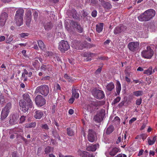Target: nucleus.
I'll return each instance as SVG.
<instances>
[{
  "instance_id": "obj_1",
  "label": "nucleus",
  "mask_w": 157,
  "mask_h": 157,
  "mask_svg": "<svg viewBox=\"0 0 157 157\" xmlns=\"http://www.w3.org/2000/svg\"><path fill=\"white\" fill-rule=\"evenodd\" d=\"M155 14V10L150 9L146 10L138 17V19L140 21H148L152 19Z\"/></svg>"
},
{
  "instance_id": "obj_2",
  "label": "nucleus",
  "mask_w": 157,
  "mask_h": 157,
  "mask_svg": "<svg viewBox=\"0 0 157 157\" xmlns=\"http://www.w3.org/2000/svg\"><path fill=\"white\" fill-rule=\"evenodd\" d=\"M24 10L20 8L16 12L14 17V20L17 26H19L23 24V18Z\"/></svg>"
},
{
  "instance_id": "obj_3",
  "label": "nucleus",
  "mask_w": 157,
  "mask_h": 157,
  "mask_svg": "<svg viewBox=\"0 0 157 157\" xmlns=\"http://www.w3.org/2000/svg\"><path fill=\"white\" fill-rule=\"evenodd\" d=\"M49 87L46 85H41L36 87L35 91V93H39L44 96H46L49 92Z\"/></svg>"
},
{
  "instance_id": "obj_4",
  "label": "nucleus",
  "mask_w": 157,
  "mask_h": 157,
  "mask_svg": "<svg viewBox=\"0 0 157 157\" xmlns=\"http://www.w3.org/2000/svg\"><path fill=\"white\" fill-rule=\"evenodd\" d=\"M154 52L149 46L147 47L146 50L143 51L141 52V56L145 59H151L153 55Z\"/></svg>"
},
{
  "instance_id": "obj_5",
  "label": "nucleus",
  "mask_w": 157,
  "mask_h": 157,
  "mask_svg": "<svg viewBox=\"0 0 157 157\" xmlns=\"http://www.w3.org/2000/svg\"><path fill=\"white\" fill-rule=\"evenodd\" d=\"M97 104L94 102H91L88 104L85 105L84 108L90 113H94L96 110L98 109L97 108Z\"/></svg>"
},
{
  "instance_id": "obj_6",
  "label": "nucleus",
  "mask_w": 157,
  "mask_h": 157,
  "mask_svg": "<svg viewBox=\"0 0 157 157\" xmlns=\"http://www.w3.org/2000/svg\"><path fill=\"white\" fill-rule=\"evenodd\" d=\"M12 108V104L10 102L8 103L2 109L1 114V119L4 120L8 116L10 110Z\"/></svg>"
},
{
  "instance_id": "obj_7",
  "label": "nucleus",
  "mask_w": 157,
  "mask_h": 157,
  "mask_svg": "<svg viewBox=\"0 0 157 157\" xmlns=\"http://www.w3.org/2000/svg\"><path fill=\"white\" fill-rule=\"evenodd\" d=\"M69 48L70 46L67 41L62 40L59 43L58 48L62 52H64Z\"/></svg>"
},
{
  "instance_id": "obj_8",
  "label": "nucleus",
  "mask_w": 157,
  "mask_h": 157,
  "mask_svg": "<svg viewBox=\"0 0 157 157\" xmlns=\"http://www.w3.org/2000/svg\"><path fill=\"white\" fill-rule=\"evenodd\" d=\"M92 93L94 98L99 99H102L105 97L104 93L101 90L94 89L92 90Z\"/></svg>"
},
{
  "instance_id": "obj_9",
  "label": "nucleus",
  "mask_w": 157,
  "mask_h": 157,
  "mask_svg": "<svg viewBox=\"0 0 157 157\" xmlns=\"http://www.w3.org/2000/svg\"><path fill=\"white\" fill-rule=\"evenodd\" d=\"M35 102L36 105L40 107L44 105L46 103L45 98L40 95H38L36 97Z\"/></svg>"
},
{
  "instance_id": "obj_10",
  "label": "nucleus",
  "mask_w": 157,
  "mask_h": 157,
  "mask_svg": "<svg viewBox=\"0 0 157 157\" xmlns=\"http://www.w3.org/2000/svg\"><path fill=\"white\" fill-rule=\"evenodd\" d=\"M26 104L25 101L24 100H21L20 101L19 105L20 107V109L23 112L25 113L27 111L29 108H32V107H30L29 104Z\"/></svg>"
},
{
  "instance_id": "obj_11",
  "label": "nucleus",
  "mask_w": 157,
  "mask_h": 157,
  "mask_svg": "<svg viewBox=\"0 0 157 157\" xmlns=\"http://www.w3.org/2000/svg\"><path fill=\"white\" fill-rule=\"evenodd\" d=\"M105 115L104 110L100 111H98L97 114L94 116V120L96 122H100L102 120Z\"/></svg>"
},
{
  "instance_id": "obj_12",
  "label": "nucleus",
  "mask_w": 157,
  "mask_h": 157,
  "mask_svg": "<svg viewBox=\"0 0 157 157\" xmlns=\"http://www.w3.org/2000/svg\"><path fill=\"white\" fill-rule=\"evenodd\" d=\"M88 140L91 142H93L96 140V135L94 131L92 129H89L88 134Z\"/></svg>"
},
{
  "instance_id": "obj_13",
  "label": "nucleus",
  "mask_w": 157,
  "mask_h": 157,
  "mask_svg": "<svg viewBox=\"0 0 157 157\" xmlns=\"http://www.w3.org/2000/svg\"><path fill=\"white\" fill-rule=\"evenodd\" d=\"M71 24L73 28L76 29L78 32L80 33L83 32V28L79 23L76 21H71Z\"/></svg>"
},
{
  "instance_id": "obj_14",
  "label": "nucleus",
  "mask_w": 157,
  "mask_h": 157,
  "mask_svg": "<svg viewBox=\"0 0 157 157\" xmlns=\"http://www.w3.org/2000/svg\"><path fill=\"white\" fill-rule=\"evenodd\" d=\"M126 27L122 25H121L120 26H117L115 28L114 30V33L115 35H117L122 32L125 31L126 30Z\"/></svg>"
},
{
  "instance_id": "obj_15",
  "label": "nucleus",
  "mask_w": 157,
  "mask_h": 157,
  "mask_svg": "<svg viewBox=\"0 0 157 157\" xmlns=\"http://www.w3.org/2000/svg\"><path fill=\"white\" fill-rule=\"evenodd\" d=\"M43 112L40 110L35 109L33 113V116L36 119H40L43 116Z\"/></svg>"
},
{
  "instance_id": "obj_16",
  "label": "nucleus",
  "mask_w": 157,
  "mask_h": 157,
  "mask_svg": "<svg viewBox=\"0 0 157 157\" xmlns=\"http://www.w3.org/2000/svg\"><path fill=\"white\" fill-rule=\"evenodd\" d=\"M25 18L26 24L29 25L31 21L32 17V12L30 10H27L25 13Z\"/></svg>"
},
{
  "instance_id": "obj_17",
  "label": "nucleus",
  "mask_w": 157,
  "mask_h": 157,
  "mask_svg": "<svg viewBox=\"0 0 157 157\" xmlns=\"http://www.w3.org/2000/svg\"><path fill=\"white\" fill-rule=\"evenodd\" d=\"M19 118V116L17 114H13L10 117V122L12 124H15L17 123Z\"/></svg>"
},
{
  "instance_id": "obj_18",
  "label": "nucleus",
  "mask_w": 157,
  "mask_h": 157,
  "mask_svg": "<svg viewBox=\"0 0 157 157\" xmlns=\"http://www.w3.org/2000/svg\"><path fill=\"white\" fill-rule=\"evenodd\" d=\"M128 48L131 51L134 52L137 48V42H131L128 44Z\"/></svg>"
},
{
  "instance_id": "obj_19",
  "label": "nucleus",
  "mask_w": 157,
  "mask_h": 157,
  "mask_svg": "<svg viewBox=\"0 0 157 157\" xmlns=\"http://www.w3.org/2000/svg\"><path fill=\"white\" fill-rule=\"evenodd\" d=\"M23 98L24 100L27 102V104H29L30 107H33V103L30 99L29 95L27 94H25L23 95Z\"/></svg>"
},
{
  "instance_id": "obj_20",
  "label": "nucleus",
  "mask_w": 157,
  "mask_h": 157,
  "mask_svg": "<svg viewBox=\"0 0 157 157\" xmlns=\"http://www.w3.org/2000/svg\"><path fill=\"white\" fill-rule=\"evenodd\" d=\"M95 54L89 52H85L83 54V56L86 57L84 60L86 61H90L91 60V58L94 56Z\"/></svg>"
},
{
  "instance_id": "obj_21",
  "label": "nucleus",
  "mask_w": 157,
  "mask_h": 157,
  "mask_svg": "<svg viewBox=\"0 0 157 157\" xmlns=\"http://www.w3.org/2000/svg\"><path fill=\"white\" fill-rule=\"evenodd\" d=\"M8 17V15L7 13L5 12L3 13L0 16V22L4 24Z\"/></svg>"
},
{
  "instance_id": "obj_22",
  "label": "nucleus",
  "mask_w": 157,
  "mask_h": 157,
  "mask_svg": "<svg viewBox=\"0 0 157 157\" xmlns=\"http://www.w3.org/2000/svg\"><path fill=\"white\" fill-rule=\"evenodd\" d=\"M78 91V89L76 88L75 87H73L72 89V96L77 99L79 97Z\"/></svg>"
},
{
  "instance_id": "obj_23",
  "label": "nucleus",
  "mask_w": 157,
  "mask_h": 157,
  "mask_svg": "<svg viewBox=\"0 0 157 157\" xmlns=\"http://www.w3.org/2000/svg\"><path fill=\"white\" fill-rule=\"evenodd\" d=\"M67 13L69 15L72 16L74 19H76L78 18L77 12L75 9H72L71 10H69L67 12Z\"/></svg>"
},
{
  "instance_id": "obj_24",
  "label": "nucleus",
  "mask_w": 157,
  "mask_h": 157,
  "mask_svg": "<svg viewBox=\"0 0 157 157\" xmlns=\"http://www.w3.org/2000/svg\"><path fill=\"white\" fill-rule=\"evenodd\" d=\"M99 145L98 144H96L93 145L89 146L87 148V150L88 151H95L99 147Z\"/></svg>"
},
{
  "instance_id": "obj_25",
  "label": "nucleus",
  "mask_w": 157,
  "mask_h": 157,
  "mask_svg": "<svg viewBox=\"0 0 157 157\" xmlns=\"http://www.w3.org/2000/svg\"><path fill=\"white\" fill-rule=\"evenodd\" d=\"M53 27V25L50 22H48L44 24L45 29L47 31L51 30Z\"/></svg>"
},
{
  "instance_id": "obj_26",
  "label": "nucleus",
  "mask_w": 157,
  "mask_h": 157,
  "mask_svg": "<svg viewBox=\"0 0 157 157\" xmlns=\"http://www.w3.org/2000/svg\"><path fill=\"white\" fill-rule=\"evenodd\" d=\"M120 151V149L119 148L114 147L110 151L109 155L111 156H113Z\"/></svg>"
},
{
  "instance_id": "obj_27",
  "label": "nucleus",
  "mask_w": 157,
  "mask_h": 157,
  "mask_svg": "<svg viewBox=\"0 0 157 157\" xmlns=\"http://www.w3.org/2000/svg\"><path fill=\"white\" fill-rule=\"evenodd\" d=\"M115 86L113 82H110L108 83L106 86V89L108 91H111L114 89Z\"/></svg>"
},
{
  "instance_id": "obj_28",
  "label": "nucleus",
  "mask_w": 157,
  "mask_h": 157,
  "mask_svg": "<svg viewBox=\"0 0 157 157\" xmlns=\"http://www.w3.org/2000/svg\"><path fill=\"white\" fill-rule=\"evenodd\" d=\"M103 23H101L96 25V30L98 33H100L101 32L103 29Z\"/></svg>"
},
{
  "instance_id": "obj_29",
  "label": "nucleus",
  "mask_w": 157,
  "mask_h": 157,
  "mask_svg": "<svg viewBox=\"0 0 157 157\" xmlns=\"http://www.w3.org/2000/svg\"><path fill=\"white\" fill-rule=\"evenodd\" d=\"M63 77L68 82L73 83L74 82V79L68 75L67 74L64 75Z\"/></svg>"
},
{
  "instance_id": "obj_30",
  "label": "nucleus",
  "mask_w": 157,
  "mask_h": 157,
  "mask_svg": "<svg viewBox=\"0 0 157 157\" xmlns=\"http://www.w3.org/2000/svg\"><path fill=\"white\" fill-rule=\"evenodd\" d=\"M156 138L155 136H154L153 138H151L149 137L147 139L148 144L149 145H151L154 144L156 140Z\"/></svg>"
},
{
  "instance_id": "obj_31",
  "label": "nucleus",
  "mask_w": 157,
  "mask_h": 157,
  "mask_svg": "<svg viewBox=\"0 0 157 157\" xmlns=\"http://www.w3.org/2000/svg\"><path fill=\"white\" fill-rule=\"evenodd\" d=\"M144 73L147 74L148 75H151L152 73V67H150L148 69L144 71Z\"/></svg>"
},
{
  "instance_id": "obj_32",
  "label": "nucleus",
  "mask_w": 157,
  "mask_h": 157,
  "mask_svg": "<svg viewBox=\"0 0 157 157\" xmlns=\"http://www.w3.org/2000/svg\"><path fill=\"white\" fill-rule=\"evenodd\" d=\"M121 90V84L119 81H117V82L116 92L118 95L119 94Z\"/></svg>"
},
{
  "instance_id": "obj_33",
  "label": "nucleus",
  "mask_w": 157,
  "mask_h": 157,
  "mask_svg": "<svg viewBox=\"0 0 157 157\" xmlns=\"http://www.w3.org/2000/svg\"><path fill=\"white\" fill-rule=\"evenodd\" d=\"M38 44L40 48L42 50H43L45 47V46L43 42L40 40L37 41Z\"/></svg>"
},
{
  "instance_id": "obj_34",
  "label": "nucleus",
  "mask_w": 157,
  "mask_h": 157,
  "mask_svg": "<svg viewBox=\"0 0 157 157\" xmlns=\"http://www.w3.org/2000/svg\"><path fill=\"white\" fill-rule=\"evenodd\" d=\"M67 134L70 136H72L74 135V132L72 129L70 128H68L67 129Z\"/></svg>"
},
{
  "instance_id": "obj_35",
  "label": "nucleus",
  "mask_w": 157,
  "mask_h": 157,
  "mask_svg": "<svg viewBox=\"0 0 157 157\" xmlns=\"http://www.w3.org/2000/svg\"><path fill=\"white\" fill-rule=\"evenodd\" d=\"M104 8L107 10L110 9L112 8V5L109 2H105L103 5Z\"/></svg>"
},
{
  "instance_id": "obj_36",
  "label": "nucleus",
  "mask_w": 157,
  "mask_h": 157,
  "mask_svg": "<svg viewBox=\"0 0 157 157\" xmlns=\"http://www.w3.org/2000/svg\"><path fill=\"white\" fill-rule=\"evenodd\" d=\"M114 128L113 126H110L106 130V134H109L112 133L113 131Z\"/></svg>"
},
{
  "instance_id": "obj_37",
  "label": "nucleus",
  "mask_w": 157,
  "mask_h": 157,
  "mask_svg": "<svg viewBox=\"0 0 157 157\" xmlns=\"http://www.w3.org/2000/svg\"><path fill=\"white\" fill-rule=\"evenodd\" d=\"M53 150V148L50 146H47L44 149V152L46 154H48Z\"/></svg>"
},
{
  "instance_id": "obj_38",
  "label": "nucleus",
  "mask_w": 157,
  "mask_h": 157,
  "mask_svg": "<svg viewBox=\"0 0 157 157\" xmlns=\"http://www.w3.org/2000/svg\"><path fill=\"white\" fill-rule=\"evenodd\" d=\"M51 67V65H45L43 64L40 67V69L41 71H45L48 68Z\"/></svg>"
},
{
  "instance_id": "obj_39",
  "label": "nucleus",
  "mask_w": 157,
  "mask_h": 157,
  "mask_svg": "<svg viewBox=\"0 0 157 157\" xmlns=\"http://www.w3.org/2000/svg\"><path fill=\"white\" fill-rule=\"evenodd\" d=\"M36 123L35 122L30 123L26 125V127L27 128H34L36 127Z\"/></svg>"
},
{
  "instance_id": "obj_40",
  "label": "nucleus",
  "mask_w": 157,
  "mask_h": 157,
  "mask_svg": "<svg viewBox=\"0 0 157 157\" xmlns=\"http://www.w3.org/2000/svg\"><path fill=\"white\" fill-rule=\"evenodd\" d=\"M5 102L4 96L2 94L0 95V104H3Z\"/></svg>"
},
{
  "instance_id": "obj_41",
  "label": "nucleus",
  "mask_w": 157,
  "mask_h": 157,
  "mask_svg": "<svg viewBox=\"0 0 157 157\" xmlns=\"http://www.w3.org/2000/svg\"><path fill=\"white\" fill-rule=\"evenodd\" d=\"M120 120L119 118L117 116L115 117L113 120V121L117 124H120Z\"/></svg>"
},
{
  "instance_id": "obj_42",
  "label": "nucleus",
  "mask_w": 157,
  "mask_h": 157,
  "mask_svg": "<svg viewBox=\"0 0 157 157\" xmlns=\"http://www.w3.org/2000/svg\"><path fill=\"white\" fill-rule=\"evenodd\" d=\"M140 138H141L144 141L147 137V136L146 134H142L140 135Z\"/></svg>"
},
{
  "instance_id": "obj_43",
  "label": "nucleus",
  "mask_w": 157,
  "mask_h": 157,
  "mask_svg": "<svg viewBox=\"0 0 157 157\" xmlns=\"http://www.w3.org/2000/svg\"><path fill=\"white\" fill-rule=\"evenodd\" d=\"M123 135H122V137L119 136L118 137V138L116 141V143L117 144H118L120 143L121 140H123Z\"/></svg>"
},
{
  "instance_id": "obj_44",
  "label": "nucleus",
  "mask_w": 157,
  "mask_h": 157,
  "mask_svg": "<svg viewBox=\"0 0 157 157\" xmlns=\"http://www.w3.org/2000/svg\"><path fill=\"white\" fill-rule=\"evenodd\" d=\"M13 37L12 35L10 36L6 40V42L7 43H10L13 40Z\"/></svg>"
},
{
  "instance_id": "obj_45",
  "label": "nucleus",
  "mask_w": 157,
  "mask_h": 157,
  "mask_svg": "<svg viewBox=\"0 0 157 157\" xmlns=\"http://www.w3.org/2000/svg\"><path fill=\"white\" fill-rule=\"evenodd\" d=\"M54 89L55 90H56V91L61 90V87L58 84H56L55 85Z\"/></svg>"
},
{
  "instance_id": "obj_46",
  "label": "nucleus",
  "mask_w": 157,
  "mask_h": 157,
  "mask_svg": "<svg viewBox=\"0 0 157 157\" xmlns=\"http://www.w3.org/2000/svg\"><path fill=\"white\" fill-rule=\"evenodd\" d=\"M56 109V105H53L52 107V113H55Z\"/></svg>"
},
{
  "instance_id": "obj_47",
  "label": "nucleus",
  "mask_w": 157,
  "mask_h": 157,
  "mask_svg": "<svg viewBox=\"0 0 157 157\" xmlns=\"http://www.w3.org/2000/svg\"><path fill=\"white\" fill-rule=\"evenodd\" d=\"M121 100V98L119 97H117L116 98L114 99L113 102L114 104H115L118 103Z\"/></svg>"
},
{
  "instance_id": "obj_48",
  "label": "nucleus",
  "mask_w": 157,
  "mask_h": 157,
  "mask_svg": "<svg viewBox=\"0 0 157 157\" xmlns=\"http://www.w3.org/2000/svg\"><path fill=\"white\" fill-rule=\"evenodd\" d=\"M41 128L43 129L48 130L49 129V128L48 125L47 124H43L41 126Z\"/></svg>"
},
{
  "instance_id": "obj_49",
  "label": "nucleus",
  "mask_w": 157,
  "mask_h": 157,
  "mask_svg": "<svg viewBox=\"0 0 157 157\" xmlns=\"http://www.w3.org/2000/svg\"><path fill=\"white\" fill-rule=\"evenodd\" d=\"M25 118L24 116H22L20 118V123H23L25 120Z\"/></svg>"
},
{
  "instance_id": "obj_50",
  "label": "nucleus",
  "mask_w": 157,
  "mask_h": 157,
  "mask_svg": "<svg viewBox=\"0 0 157 157\" xmlns=\"http://www.w3.org/2000/svg\"><path fill=\"white\" fill-rule=\"evenodd\" d=\"M20 37L22 38H24L28 35V33H23L19 34Z\"/></svg>"
},
{
  "instance_id": "obj_51",
  "label": "nucleus",
  "mask_w": 157,
  "mask_h": 157,
  "mask_svg": "<svg viewBox=\"0 0 157 157\" xmlns=\"http://www.w3.org/2000/svg\"><path fill=\"white\" fill-rule=\"evenodd\" d=\"M12 157H19V155L17 154V152L16 151H14L12 153Z\"/></svg>"
},
{
  "instance_id": "obj_52",
  "label": "nucleus",
  "mask_w": 157,
  "mask_h": 157,
  "mask_svg": "<svg viewBox=\"0 0 157 157\" xmlns=\"http://www.w3.org/2000/svg\"><path fill=\"white\" fill-rule=\"evenodd\" d=\"M125 103V101H122L118 105V106L119 108L122 107L124 105Z\"/></svg>"
},
{
  "instance_id": "obj_53",
  "label": "nucleus",
  "mask_w": 157,
  "mask_h": 157,
  "mask_svg": "<svg viewBox=\"0 0 157 157\" xmlns=\"http://www.w3.org/2000/svg\"><path fill=\"white\" fill-rule=\"evenodd\" d=\"M75 98L71 96V97L69 99V103L71 104L73 103L75 100Z\"/></svg>"
},
{
  "instance_id": "obj_54",
  "label": "nucleus",
  "mask_w": 157,
  "mask_h": 157,
  "mask_svg": "<svg viewBox=\"0 0 157 157\" xmlns=\"http://www.w3.org/2000/svg\"><path fill=\"white\" fill-rule=\"evenodd\" d=\"M91 15L93 17H95L97 16V11L94 10L91 13Z\"/></svg>"
},
{
  "instance_id": "obj_55",
  "label": "nucleus",
  "mask_w": 157,
  "mask_h": 157,
  "mask_svg": "<svg viewBox=\"0 0 157 157\" xmlns=\"http://www.w3.org/2000/svg\"><path fill=\"white\" fill-rule=\"evenodd\" d=\"M50 79V77L49 76H46L45 77H42L41 79L42 80H48Z\"/></svg>"
},
{
  "instance_id": "obj_56",
  "label": "nucleus",
  "mask_w": 157,
  "mask_h": 157,
  "mask_svg": "<svg viewBox=\"0 0 157 157\" xmlns=\"http://www.w3.org/2000/svg\"><path fill=\"white\" fill-rule=\"evenodd\" d=\"M136 120V118L133 117L132 119H131L129 121V123L130 124H131L133 122L135 121Z\"/></svg>"
},
{
  "instance_id": "obj_57",
  "label": "nucleus",
  "mask_w": 157,
  "mask_h": 157,
  "mask_svg": "<svg viewBox=\"0 0 157 157\" xmlns=\"http://www.w3.org/2000/svg\"><path fill=\"white\" fill-rule=\"evenodd\" d=\"M33 65L34 67H36V66L37 63H38V61L37 60H34V61L33 62Z\"/></svg>"
},
{
  "instance_id": "obj_58",
  "label": "nucleus",
  "mask_w": 157,
  "mask_h": 157,
  "mask_svg": "<svg viewBox=\"0 0 157 157\" xmlns=\"http://www.w3.org/2000/svg\"><path fill=\"white\" fill-rule=\"evenodd\" d=\"M46 55L48 56H52L53 55V53L51 52H46Z\"/></svg>"
},
{
  "instance_id": "obj_59",
  "label": "nucleus",
  "mask_w": 157,
  "mask_h": 157,
  "mask_svg": "<svg viewBox=\"0 0 157 157\" xmlns=\"http://www.w3.org/2000/svg\"><path fill=\"white\" fill-rule=\"evenodd\" d=\"M33 16L34 17V18H36L38 16V12L36 11H35L34 13H33Z\"/></svg>"
},
{
  "instance_id": "obj_60",
  "label": "nucleus",
  "mask_w": 157,
  "mask_h": 157,
  "mask_svg": "<svg viewBox=\"0 0 157 157\" xmlns=\"http://www.w3.org/2000/svg\"><path fill=\"white\" fill-rule=\"evenodd\" d=\"M146 81L147 82V84L149 85L151 83V81L149 78H146Z\"/></svg>"
},
{
  "instance_id": "obj_61",
  "label": "nucleus",
  "mask_w": 157,
  "mask_h": 157,
  "mask_svg": "<svg viewBox=\"0 0 157 157\" xmlns=\"http://www.w3.org/2000/svg\"><path fill=\"white\" fill-rule=\"evenodd\" d=\"M74 113V110L72 109H70L68 111V113L70 115H72Z\"/></svg>"
},
{
  "instance_id": "obj_62",
  "label": "nucleus",
  "mask_w": 157,
  "mask_h": 157,
  "mask_svg": "<svg viewBox=\"0 0 157 157\" xmlns=\"http://www.w3.org/2000/svg\"><path fill=\"white\" fill-rule=\"evenodd\" d=\"M155 154V151L152 150H150L149 152V155H152V156H154Z\"/></svg>"
},
{
  "instance_id": "obj_63",
  "label": "nucleus",
  "mask_w": 157,
  "mask_h": 157,
  "mask_svg": "<svg viewBox=\"0 0 157 157\" xmlns=\"http://www.w3.org/2000/svg\"><path fill=\"white\" fill-rule=\"evenodd\" d=\"M101 68H98L96 71L95 73L97 74L100 73L101 71Z\"/></svg>"
},
{
  "instance_id": "obj_64",
  "label": "nucleus",
  "mask_w": 157,
  "mask_h": 157,
  "mask_svg": "<svg viewBox=\"0 0 157 157\" xmlns=\"http://www.w3.org/2000/svg\"><path fill=\"white\" fill-rule=\"evenodd\" d=\"M146 126V124L144 123L141 126V127L140 128V130H143L145 128Z\"/></svg>"
}]
</instances>
